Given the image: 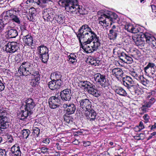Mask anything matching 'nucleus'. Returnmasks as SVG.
Masks as SVG:
<instances>
[{
	"label": "nucleus",
	"mask_w": 156,
	"mask_h": 156,
	"mask_svg": "<svg viewBox=\"0 0 156 156\" xmlns=\"http://www.w3.org/2000/svg\"><path fill=\"white\" fill-rule=\"evenodd\" d=\"M80 43L82 44L81 40H83L85 43L90 44L95 39L96 41H98V37L92 31L91 28L87 24H84L80 27L78 32L76 33Z\"/></svg>",
	"instance_id": "1"
},
{
	"label": "nucleus",
	"mask_w": 156,
	"mask_h": 156,
	"mask_svg": "<svg viewBox=\"0 0 156 156\" xmlns=\"http://www.w3.org/2000/svg\"><path fill=\"white\" fill-rule=\"evenodd\" d=\"M59 4L63 7H65L68 12L77 13V12L82 14L80 10V8L77 0H60Z\"/></svg>",
	"instance_id": "2"
},
{
	"label": "nucleus",
	"mask_w": 156,
	"mask_h": 156,
	"mask_svg": "<svg viewBox=\"0 0 156 156\" xmlns=\"http://www.w3.org/2000/svg\"><path fill=\"white\" fill-rule=\"evenodd\" d=\"M24 102L25 104L23 105L21 107L24 109L22 111V118L20 119L22 120H24L33 113V110L36 106L34 100L31 98H27Z\"/></svg>",
	"instance_id": "3"
},
{
	"label": "nucleus",
	"mask_w": 156,
	"mask_h": 156,
	"mask_svg": "<svg viewBox=\"0 0 156 156\" xmlns=\"http://www.w3.org/2000/svg\"><path fill=\"white\" fill-rule=\"evenodd\" d=\"M118 17L117 15L114 12L107 11L102 13V15L98 16V23L101 26L105 24L107 25L109 24L111 25L115 22Z\"/></svg>",
	"instance_id": "4"
},
{
	"label": "nucleus",
	"mask_w": 156,
	"mask_h": 156,
	"mask_svg": "<svg viewBox=\"0 0 156 156\" xmlns=\"http://www.w3.org/2000/svg\"><path fill=\"white\" fill-rule=\"evenodd\" d=\"M19 11V10H16V9H13L4 11L2 14V19H0V32L3 29L5 26L11 21L12 12Z\"/></svg>",
	"instance_id": "5"
},
{
	"label": "nucleus",
	"mask_w": 156,
	"mask_h": 156,
	"mask_svg": "<svg viewBox=\"0 0 156 156\" xmlns=\"http://www.w3.org/2000/svg\"><path fill=\"white\" fill-rule=\"evenodd\" d=\"M34 69L32 65L27 61L22 63L18 69V72L20 75L27 76L33 73Z\"/></svg>",
	"instance_id": "6"
},
{
	"label": "nucleus",
	"mask_w": 156,
	"mask_h": 156,
	"mask_svg": "<svg viewBox=\"0 0 156 156\" xmlns=\"http://www.w3.org/2000/svg\"><path fill=\"white\" fill-rule=\"evenodd\" d=\"M94 77L95 81L98 83L102 87L105 88L110 85L109 81L106 78L105 75L97 73L94 75Z\"/></svg>",
	"instance_id": "7"
},
{
	"label": "nucleus",
	"mask_w": 156,
	"mask_h": 156,
	"mask_svg": "<svg viewBox=\"0 0 156 156\" xmlns=\"http://www.w3.org/2000/svg\"><path fill=\"white\" fill-rule=\"evenodd\" d=\"M7 113L5 110H0V122L2 129H5L9 127V119L7 116Z\"/></svg>",
	"instance_id": "8"
},
{
	"label": "nucleus",
	"mask_w": 156,
	"mask_h": 156,
	"mask_svg": "<svg viewBox=\"0 0 156 156\" xmlns=\"http://www.w3.org/2000/svg\"><path fill=\"white\" fill-rule=\"evenodd\" d=\"M143 38L144 37L145 44H147L149 47L153 48L156 46V39L150 34L145 33L142 35Z\"/></svg>",
	"instance_id": "9"
},
{
	"label": "nucleus",
	"mask_w": 156,
	"mask_h": 156,
	"mask_svg": "<svg viewBox=\"0 0 156 156\" xmlns=\"http://www.w3.org/2000/svg\"><path fill=\"white\" fill-rule=\"evenodd\" d=\"M143 34H144L140 33V34L132 37L133 41L135 44L140 48H142L145 45L144 37L143 38L142 37Z\"/></svg>",
	"instance_id": "10"
},
{
	"label": "nucleus",
	"mask_w": 156,
	"mask_h": 156,
	"mask_svg": "<svg viewBox=\"0 0 156 156\" xmlns=\"http://www.w3.org/2000/svg\"><path fill=\"white\" fill-rule=\"evenodd\" d=\"M60 98L58 96L55 95L54 96H52L49 100V104L50 108L55 109L58 107L61 102Z\"/></svg>",
	"instance_id": "11"
},
{
	"label": "nucleus",
	"mask_w": 156,
	"mask_h": 156,
	"mask_svg": "<svg viewBox=\"0 0 156 156\" xmlns=\"http://www.w3.org/2000/svg\"><path fill=\"white\" fill-rule=\"evenodd\" d=\"M70 88H66L60 92V96L63 101H69L72 96V93Z\"/></svg>",
	"instance_id": "12"
},
{
	"label": "nucleus",
	"mask_w": 156,
	"mask_h": 156,
	"mask_svg": "<svg viewBox=\"0 0 156 156\" xmlns=\"http://www.w3.org/2000/svg\"><path fill=\"white\" fill-rule=\"evenodd\" d=\"M18 44L16 42H8L5 46V51L9 53L15 52L19 48Z\"/></svg>",
	"instance_id": "13"
},
{
	"label": "nucleus",
	"mask_w": 156,
	"mask_h": 156,
	"mask_svg": "<svg viewBox=\"0 0 156 156\" xmlns=\"http://www.w3.org/2000/svg\"><path fill=\"white\" fill-rule=\"evenodd\" d=\"M85 89L89 93L96 97H98L100 95L97 90L95 89V86L94 85L89 81H87Z\"/></svg>",
	"instance_id": "14"
},
{
	"label": "nucleus",
	"mask_w": 156,
	"mask_h": 156,
	"mask_svg": "<svg viewBox=\"0 0 156 156\" xmlns=\"http://www.w3.org/2000/svg\"><path fill=\"white\" fill-rule=\"evenodd\" d=\"M43 17L45 21L47 22L52 21L54 20V15L55 13L52 12L49 9H45L42 12Z\"/></svg>",
	"instance_id": "15"
},
{
	"label": "nucleus",
	"mask_w": 156,
	"mask_h": 156,
	"mask_svg": "<svg viewBox=\"0 0 156 156\" xmlns=\"http://www.w3.org/2000/svg\"><path fill=\"white\" fill-rule=\"evenodd\" d=\"M79 103L80 108L85 112L91 108V103L87 99H82L79 101Z\"/></svg>",
	"instance_id": "16"
},
{
	"label": "nucleus",
	"mask_w": 156,
	"mask_h": 156,
	"mask_svg": "<svg viewBox=\"0 0 156 156\" xmlns=\"http://www.w3.org/2000/svg\"><path fill=\"white\" fill-rule=\"evenodd\" d=\"M120 32V30L118 26L113 25L111 30H109V33L108 34V37L110 39H115L118 34Z\"/></svg>",
	"instance_id": "17"
},
{
	"label": "nucleus",
	"mask_w": 156,
	"mask_h": 156,
	"mask_svg": "<svg viewBox=\"0 0 156 156\" xmlns=\"http://www.w3.org/2000/svg\"><path fill=\"white\" fill-rule=\"evenodd\" d=\"M62 107L64 109L66 108V113L68 115H71L74 113L76 109L75 105L73 103L69 104H63Z\"/></svg>",
	"instance_id": "18"
},
{
	"label": "nucleus",
	"mask_w": 156,
	"mask_h": 156,
	"mask_svg": "<svg viewBox=\"0 0 156 156\" xmlns=\"http://www.w3.org/2000/svg\"><path fill=\"white\" fill-rule=\"evenodd\" d=\"M120 59L125 63L127 64L131 63L133 61L132 58L127 55L124 52L118 53Z\"/></svg>",
	"instance_id": "19"
},
{
	"label": "nucleus",
	"mask_w": 156,
	"mask_h": 156,
	"mask_svg": "<svg viewBox=\"0 0 156 156\" xmlns=\"http://www.w3.org/2000/svg\"><path fill=\"white\" fill-rule=\"evenodd\" d=\"M59 81L52 80L48 83V87L51 90H52L59 89L62 84V83H60V82Z\"/></svg>",
	"instance_id": "20"
},
{
	"label": "nucleus",
	"mask_w": 156,
	"mask_h": 156,
	"mask_svg": "<svg viewBox=\"0 0 156 156\" xmlns=\"http://www.w3.org/2000/svg\"><path fill=\"white\" fill-rule=\"evenodd\" d=\"M12 153L14 156H21V152L18 144H15L11 148Z\"/></svg>",
	"instance_id": "21"
},
{
	"label": "nucleus",
	"mask_w": 156,
	"mask_h": 156,
	"mask_svg": "<svg viewBox=\"0 0 156 156\" xmlns=\"http://www.w3.org/2000/svg\"><path fill=\"white\" fill-rule=\"evenodd\" d=\"M23 40L24 43L27 45L30 46H34L33 37L30 35H27L23 37Z\"/></svg>",
	"instance_id": "22"
},
{
	"label": "nucleus",
	"mask_w": 156,
	"mask_h": 156,
	"mask_svg": "<svg viewBox=\"0 0 156 156\" xmlns=\"http://www.w3.org/2000/svg\"><path fill=\"white\" fill-rule=\"evenodd\" d=\"M36 15V12L34 8H31L30 9L29 12L27 16V19L30 21L34 22L35 20V17Z\"/></svg>",
	"instance_id": "23"
},
{
	"label": "nucleus",
	"mask_w": 156,
	"mask_h": 156,
	"mask_svg": "<svg viewBox=\"0 0 156 156\" xmlns=\"http://www.w3.org/2000/svg\"><path fill=\"white\" fill-rule=\"evenodd\" d=\"M62 76V75L60 73L56 72L51 74L50 78L51 80H54L57 81H60V83H62V82L61 80Z\"/></svg>",
	"instance_id": "24"
},
{
	"label": "nucleus",
	"mask_w": 156,
	"mask_h": 156,
	"mask_svg": "<svg viewBox=\"0 0 156 156\" xmlns=\"http://www.w3.org/2000/svg\"><path fill=\"white\" fill-rule=\"evenodd\" d=\"M122 82L124 85L127 87L133 84V81L132 78L128 76L123 78Z\"/></svg>",
	"instance_id": "25"
},
{
	"label": "nucleus",
	"mask_w": 156,
	"mask_h": 156,
	"mask_svg": "<svg viewBox=\"0 0 156 156\" xmlns=\"http://www.w3.org/2000/svg\"><path fill=\"white\" fill-rule=\"evenodd\" d=\"M112 74L118 79L122 76L123 72L122 70L119 68H115L112 70Z\"/></svg>",
	"instance_id": "26"
},
{
	"label": "nucleus",
	"mask_w": 156,
	"mask_h": 156,
	"mask_svg": "<svg viewBox=\"0 0 156 156\" xmlns=\"http://www.w3.org/2000/svg\"><path fill=\"white\" fill-rule=\"evenodd\" d=\"M127 88L133 95H138L140 94V90L136 85L133 84Z\"/></svg>",
	"instance_id": "27"
},
{
	"label": "nucleus",
	"mask_w": 156,
	"mask_h": 156,
	"mask_svg": "<svg viewBox=\"0 0 156 156\" xmlns=\"http://www.w3.org/2000/svg\"><path fill=\"white\" fill-rule=\"evenodd\" d=\"M114 91L116 93L120 96L125 97L127 95L126 91L121 87H115L114 89Z\"/></svg>",
	"instance_id": "28"
},
{
	"label": "nucleus",
	"mask_w": 156,
	"mask_h": 156,
	"mask_svg": "<svg viewBox=\"0 0 156 156\" xmlns=\"http://www.w3.org/2000/svg\"><path fill=\"white\" fill-rule=\"evenodd\" d=\"M86 112H87L86 113V115L88 116L90 121H93L95 119L96 113L92 108H91L90 110H88Z\"/></svg>",
	"instance_id": "29"
},
{
	"label": "nucleus",
	"mask_w": 156,
	"mask_h": 156,
	"mask_svg": "<svg viewBox=\"0 0 156 156\" xmlns=\"http://www.w3.org/2000/svg\"><path fill=\"white\" fill-rule=\"evenodd\" d=\"M38 53L41 55L45 53H48V48L44 45H41L37 48Z\"/></svg>",
	"instance_id": "30"
},
{
	"label": "nucleus",
	"mask_w": 156,
	"mask_h": 156,
	"mask_svg": "<svg viewBox=\"0 0 156 156\" xmlns=\"http://www.w3.org/2000/svg\"><path fill=\"white\" fill-rule=\"evenodd\" d=\"M8 35L9 38H14L18 35V32L16 29L12 28L8 30Z\"/></svg>",
	"instance_id": "31"
},
{
	"label": "nucleus",
	"mask_w": 156,
	"mask_h": 156,
	"mask_svg": "<svg viewBox=\"0 0 156 156\" xmlns=\"http://www.w3.org/2000/svg\"><path fill=\"white\" fill-rule=\"evenodd\" d=\"M68 57L69 58L68 61L70 63H72L74 65L76 64L77 59V57L75 55V54L72 53Z\"/></svg>",
	"instance_id": "32"
},
{
	"label": "nucleus",
	"mask_w": 156,
	"mask_h": 156,
	"mask_svg": "<svg viewBox=\"0 0 156 156\" xmlns=\"http://www.w3.org/2000/svg\"><path fill=\"white\" fill-rule=\"evenodd\" d=\"M40 80V77H37V78H34L31 80L30 84L33 87H37L39 83Z\"/></svg>",
	"instance_id": "33"
},
{
	"label": "nucleus",
	"mask_w": 156,
	"mask_h": 156,
	"mask_svg": "<svg viewBox=\"0 0 156 156\" xmlns=\"http://www.w3.org/2000/svg\"><path fill=\"white\" fill-rule=\"evenodd\" d=\"M155 66V65L154 63L149 62L147 65L144 68V70L146 73L148 74L152 68Z\"/></svg>",
	"instance_id": "34"
},
{
	"label": "nucleus",
	"mask_w": 156,
	"mask_h": 156,
	"mask_svg": "<svg viewBox=\"0 0 156 156\" xmlns=\"http://www.w3.org/2000/svg\"><path fill=\"white\" fill-rule=\"evenodd\" d=\"M15 12H12L11 21L14 22L18 24H20L21 23L20 19Z\"/></svg>",
	"instance_id": "35"
},
{
	"label": "nucleus",
	"mask_w": 156,
	"mask_h": 156,
	"mask_svg": "<svg viewBox=\"0 0 156 156\" xmlns=\"http://www.w3.org/2000/svg\"><path fill=\"white\" fill-rule=\"evenodd\" d=\"M39 57L42 62L46 63L48 59L49 55L48 53H45L40 55Z\"/></svg>",
	"instance_id": "36"
},
{
	"label": "nucleus",
	"mask_w": 156,
	"mask_h": 156,
	"mask_svg": "<svg viewBox=\"0 0 156 156\" xmlns=\"http://www.w3.org/2000/svg\"><path fill=\"white\" fill-rule=\"evenodd\" d=\"M64 18V16L62 15H58L55 14L54 15V20H56L57 22L59 23H61L62 22Z\"/></svg>",
	"instance_id": "37"
},
{
	"label": "nucleus",
	"mask_w": 156,
	"mask_h": 156,
	"mask_svg": "<svg viewBox=\"0 0 156 156\" xmlns=\"http://www.w3.org/2000/svg\"><path fill=\"white\" fill-rule=\"evenodd\" d=\"M139 79L138 80L143 85L146 86L149 83V81L144 78L142 75L140 77Z\"/></svg>",
	"instance_id": "38"
},
{
	"label": "nucleus",
	"mask_w": 156,
	"mask_h": 156,
	"mask_svg": "<svg viewBox=\"0 0 156 156\" xmlns=\"http://www.w3.org/2000/svg\"><path fill=\"white\" fill-rule=\"evenodd\" d=\"M30 133V132L29 129H24L22 132V133L23 137L24 138L27 139Z\"/></svg>",
	"instance_id": "39"
},
{
	"label": "nucleus",
	"mask_w": 156,
	"mask_h": 156,
	"mask_svg": "<svg viewBox=\"0 0 156 156\" xmlns=\"http://www.w3.org/2000/svg\"><path fill=\"white\" fill-rule=\"evenodd\" d=\"M155 99L153 98H151L149 100V101L148 102H146L145 104V107L147 108H149L151 107V106L155 102Z\"/></svg>",
	"instance_id": "40"
},
{
	"label": "nucleus",
	"mask_w": 156,
	"mask_h": 156,
	"mask_svg": "<svg viewBox=\"0 0 156 156\" xmlns=\"http://www.w3.org/2000/svg\"><path fill=\"white\" fill-rule=\"evenodd\" d=\"M130 74L134 78L136 79L137 80L139 79L140 77L141 76V75H139L138 73H137L134 70H133L130 72Z\"/></svg>",
	"instance_id": "41"
},
{
	"label": "nucleus",
	"mask_w": 156,
	"mask_h": 156,
	"mask_svg": "<svg viewBox=\"0 0 156 156\" xmlns=\"http://www.w3.org/2000/svg\"><path fill=\"white\" fill-rule=\"evenodd\" d=\"M64 118L65 121L67 123L71 124L73 122V119L71 116L64 115Z\"/></svg>",
	"instance_id": "42"
},
{
	"label": "nucleus",
	"mask_w": 156,
	"mask_h": 156,
	"mask_svg": "<svg viewBox=\"0 0 156 156\" xmlns=\"http://www.w3.org/2000/svg\"><path fill=\"white\" fill-rule=\"evenodd\" d=\"M148 75H150L153 77L156 76V66H154L151 71L148 73Z\"/></svg>",
	"instance_id": "43"
},
{
	"label": "nucleus",
	"mask_w": 156,
	"mask_h": 156,
	"mask_svg": "<svg viewBox=\"0 0 156 156\" xmlns=\"http://www.w3.org/2000/svg\"><path fill=\"white\" fill-rule=\"evenodd\" d=\"M133 25L130 24H127L125 25L124 28L128 32H131Z\"/></svg>",
	"instance_id": "44"
},
{
	"label": "nucleus",
	"mask_w": 156,
	"mask_h": 156,
	"mask_svg": "<svg viewBox=\"0 0 156 156\" xmlns=\"http://www.w3.org/2000/svg\"><path fill=\"white\" fill-rule=\"evenodd\" d=\"M34 133L35 134H36L35 136L38 137L40 132V129L37 127H35L33 129Z\"/></svg>",
	"instance_id": "45"
},
{
	"label": "nucleus",
	"mask_w": 156,
	"mask_h": 156,
	"mask_svg": "<svg viewBox=\"0 0 156 156\" xmlns=\"http://www.w3.org/2000/svg\"><path fill=\"white\" fill-rule=\"evenodd\" d=\"M139 32V30L138 29L137 27L136 26H133L130 32L132 33L135 34L138 33Z\"/></svg>",
	"instance_id": "46"
},
{
	"label": "nucleus",
	"mask_w": 156,
	"mask_h": 156,
	"mask_svg": "<svg viewBox=\"0 0 156 156\" xmlns=\"http://www.w3.org/2000/svg\"><path fill=\"white\" fill-rule=\"evenodd\" d=\"M95 39V41H96V44H95V41H94L93 42V43L94 44L93 46H92V47L93 48H94L95 49H97V48H98V47L99 45L100 44V43L99 42V38H98V41L97 42L96 41L95 39Z\"/></svg>",
	"instance_id": "47"
},
{
	"label": "nucleus",
	"mask_w": 156,
	"mask_h": 156,
	"mask_svg": "<svg viewBox=\"0 0 156 156\" xmlns=\"http://www.w3.org/2000/svg\"><path fill=\"white\" fill-rule=\"evenodd\" d=\"M33 73H31V74L32 75L34 76V78H37L40 77V75L39 74V73L38 71H35L34 69L33 70Z\"/></svg>",
	"instance_id": "48"
},
{
	"label": "nucleus",
	"mask_w": 156,
	"mask_h": 156,
	"mask_svg": "<svg viewBox=\"0 0 156 156\" xmlns=\"http://www.w3.org/2000/svg\"><path fill=\"white\" fill-rule=\"evenodd\" d=\"M7 151H6L5 149H0V156H6V153Z\"/></svg>",
	"instance_id": "49"
},
{
	"label": "nucleus",
	"mask_w": 156,
	"mask_h": 156,
	"mask_svg": "<svg viewBox=\"0 0 156 156\" xmlns=\"http://www.w3.org/2000/svg\"><path fill=\"white\" fill-rule=\"evenodd\" d=\"M86 49H85L84 51L86 53H89L92 52V49L90 48V47L89 46L86 45Z\"/></svg>",
	"instance_id": "50"
},
{
	"label": "nucleus",
	"mask_w": 156,
	"mask_h": 156,
	"mask_svg": "<svg viewBox=\"0 0 156 156\" xmlns=\"http://www.w3.org/2000/svg\"><path fill=\"white\" fill-rule=\"evenodd\" d=\"M4 84L0 80V92L3 91L5 89Z\"/></svg>",
	"instance_id": "51"
},
{
	"label": "nucleus",
	"mask_w": 156,
	"mask_h": 156,
	"mask_svg": "<svg viewBox=\"0 0 156 156\" xmlns=\"http://www.w3.org/2000/svg\"><path fill=\"white\" fill-rule=\"evenodd\" d=\"M143 118L144 120H145V122L147 123L149 120V117L147 114H145L143 116Z\"/></svg>",
	"instance_id": "52"
},
{
	"label": "nucleus",
	"mask_w": 156,
	"mask_h": 156,
	"mask_svg": "<svg viewBox=\"0 0 156 156\" xmlns=\"http://www.w3.org/2000/svg\"><path fill=\"white\" fill-rule=\"evenodd\" d=\"M144 134L143 133H140L138 136H135V138L136 139L138 140H143L144 139V137H143V138H140V135H143Z\"/></svg>",
	"instance_id": "53"
},
{
	"label": "nucleus",
	"mask_w": 156,
	"mask_h": 156,
	"mask_svg": "<svg viewBox=\"0 0 156 156\" xmlns=\"http://www.w3.org/2000/svg\"><path fill=\"white\" fill-rule=\"evenodd\" d=\"M139 127H140L141 128V129H139L138 130V131H140L141 130V129L144 128V126L143 125V123L141 121L140 122Z\"/></svg>",
	"instance_id": "54"
},
{
	"label": "nucleus",
	"mask_w": 156,
	"mask_h": 156,
	"mask_svg": "<svg viewBox=\"0 0 156 156\" xmlns=\"http://www.w3.org/2000/svg\"><path fill=\"white\" fill-rule=\"evenodd\" d=\"M90 141H87V142H84L83 144V146L85 147L88 146L90 145Z\"/></svg>",
	"instance_id": "55"
},
{
	"label": "nucleus",
	"mask_w": 156,
	"mask_h": 156,
	"mask_svg": "<svg viewBox=\"0 0 156 156\" xmlns=\"http://www.w3.org/2000/svg\"><path fill=\"white\" fill-rule=\"evenodd\" d=\"M87 81H82L81 82V85L82 87H85L86 86V85L87 83Z\"/></svg>",
	"instance_id": "56"
},
{
	"label": "nucleus",
	"mask_w": 156,
	"mask_h": 156,
	"mask_svg": "<svg viewBox=\"0 0 156 156\" xmlns=\"http://www.w3.org/2000/svg\"><path fill=\"white\" fill-rule=\"evenodd\" d=\"M145 105H143L141 108V110L144 113L146 112L147 111L146 108H146V107H145Z\"/></svg>",
	"instance_id": "57"
},
{
	"label": "nucleus",
	"mask_w": 156,
	"mask_h": 156,
	"mask_svg": "<svg viewBox=\"0 0 156 156\" xmlns=\"http://www.w3.org/2000/svg\"><path fill=\"white\" fill-rule=\"evenodd\" d=\"M82 40L83 41V44H85V45L83 46L82 45V43L81 44V43H80V44L81 45V48L84 51L85 49H86V46L87 45L86 44H87L84 43V41H83V40Z\"/></svg>",
	"instance_id": "58"
},
{
	"label": "nucleus",
	"mask_w": 156,
	"mask_h": 156,
	"mask_svg": "<svg viewBox=\"0 0 156 156\" xmlns=\"http://www.w3.org/2000/svg\"><path fill=\"white\" fill-rule=\"evenodd\" d=\"M156 134V132H154L151 134V136H149L148 138V140L151 139L152 137Z\"/></svg>",
	"instance_id": "59"
},
{
	"label": "nucleus",
	"mask_w": 156,
	"mask_h": 156,
	"mask_svg": "<svg viewBox=\"0 0 156 156\" xmlns=\"http://www.w3.org/2000/svg\"><path fill=\"white\" fill-rule=\"evenodd\" d=\"M49 0H40V4L45 3L48 2Z\"/></svg>",
	"instance_id": "60"
},
{
	"label": "nucleus",
	"mask_w": 156,
	"mask_h": 156,
	"mask_svg": "<svg viewBox=\"0 0 156 156\" xmlns=\"http://www.w3.org/2000/svg\"><path fill=\"white\" fill-rule=\"evenodd\" d=\"M50 142V140L49 139H46L45 140L43 141V142L45 143L46 144H48Z\"/></svg>",
	"instance_id": "61"
},
{
	"label": "nucleus",
	"mask_w": 156,
	"mask_h": 156,
	"mask_svg": "<svg viewBox=\"0 0 156 156\" xmlns=\"http://www.w3.org/2000/svg\"><path fill=\"white\" fill-rule=\"evenodd\" d=\"M155 129H156V123H155L154 125L152 126L151 129L152 130Z\"/></svg>",
	"instance_id": "62"
},
{
	"label": "nucleus",
	"mask_w": 156,
	"mask_h": 156,
	"mask_svg": "<svg viewBox=\"0 0 156 156\" xmlns=\"http://www.w3.org/2000/svg\"><path fill=\"white\" fill-rule=\"evenodd\" d=\"M102 13H103L102 11H98V16L102 15Z\"/></svg>",
	"instance_id": "63"
},
{
	"label": "nucleus",
	"mask_w": 156,
	"mask_h": 156,
	"mask_svg": "<svg viewBox=\"0 0 156 156\" xmlns=\"http://www.w3.org/2000/svg\"><path fill=\"white\" fill-rule=\"evenodd\" d=\"M40 0H34V2L37 3L38 5H39L40 4Z\"/></svg>",
	"instance_id": "64"
}]
</instances>
